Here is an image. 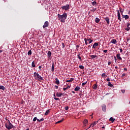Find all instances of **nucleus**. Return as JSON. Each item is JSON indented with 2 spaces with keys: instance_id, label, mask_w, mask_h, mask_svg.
Here are the masks:
<instances>
[{
  "instance_id": "19",
  "label": "nucleus",
  "mask_w": 130,
  "mask_h": 130,
  "mask_svg": "<svg viewBox=\"0 0 130 130\" xmlns=\"http://www.w3.org/2000/svg\"><path fill=\"white\" fill-rule=\"evenodd\" d=\"M122 17L124 18L126 20H127L129 18V16L128 15H122Z\"/></svg>"
},
{
  "instance_id": "17",
  "label": "nucleus",
  "mask_w": 130,
  "mask_h": 130,
  "mask_svg": "<svg viewBox=\"0 0 130 130\" xmlns=\"http://www.w3.org/2000/svg\"><path fill=\"white\" fill-rule=\"evenodd\" d=\"M55 80L56 84H57V85H59V80H58V79L57 78H56Z\"/></svg>"
},
{
  "instance_id": "45",
  "label": "nucleus",
  "mask_w": 130,
  "mask_h": 130,
  "mask_svg": "<svg viewBox=\"0 0 130 130\" xmlns=\"http://www.w3.org/2000/svg\"><path fill=\"white\" fill-rule=\"evenodd\" d=\"M62 48H64L66 46H64V43H62Z\"/></svg>"
},
{
  "instance_id": "51",
  "label": "nucleus",
  "mask_w": 130,
  "mask_h": 130,
  "mask_svg": "<svg viewBox=\"0 0 130 130\" xmlns=\"http://www.w3.org/2000/svg\"><path fill=\"white\" fill-rule=\"evenodd\" d=\"M120 12L121 13V14H122V13H123V11L121 10V9H120Z\"/></svg>"
},
{
  "instance_id": "33",
  "label": "nucleus",
  "mask_w": 130,
  "mask_h": 130,
  "mask_svg": "<svg viewBox=\"0 0 130 130\" xmlns=\"http://www.w3.org/2000/svg\"><path fill=\"white\" fill-rule=\"evenodd\" d=\"M87 40L89 41V44L92 43V42H93V40H91V38L88 39Z\"/></svg>"
},
{
  "instance_id": "21",
  "label": "nucleus",
  "mask_w": 130,
  "mask_h": 130,
  "mask_svg": "<svg viewBox=\"0 0 130 130\" xmlns=\"http://www.w3.org/2000/svg\"><path fill=\"white\" fill-rule=\"evenodd\" d=\"M99 22H100V19H99V18H98V17H96L95 18V23H97V24H98V23H99Z\"/></svg>"
},
{
  "instance_id": "48",
  "label": "nucleus",
  "mask_w": 130,
  "mask_h": 130,
  "mask_svg": "<svg viewBox=\"0 0 130 130\" xmlns=\"http://www.w3.org/2000/svg\"><path fill=\"white\" fill-rule=\"evenodd\" d=\"M104 52H105V53H106L107 52V50H104Z\"/></svg>"
},
{
  "instance_id": "58",
  "label": "nucleus",
  "mask_w": 130,
  "mask_h": 130,
  "mask_svg": "<svg viewBox=\"0 0 130 130\" xmlns=\"http://www.w3.org/2000/svg\"><path fill=\"white\" fill-rule=\"evenodd\" d=\"M129 40H130V39H129V38H128V39H127V41L128 42Z\"/></svg>"
},
{
  "instance_id": "36",
  "label": "nucleus",
  "mask_w": 130,
  "mask_h": 130,
  "mask_svg": "<svg viewBox=\"0 0 130 130\" xmlns=\"http://www.w3.org/2000/svg\"><path fill=\"white\" fill-rule=\"evenodd\" d=\"M96 4H97L96 1H94L93 2L91 3V4H92V6H95V5H96Z\"/></svg>"
},
{
  "instance_id": "9",
  "label": "nucleus",
  "mask_w": 130,
  "mask_h": 130,
  "mask_svg": "<svg viewBox=\"0 0 130 130\" xmlns=\"http://www.w3.org/2000/svg\"><path fill=\"white\" fill-rule=\"evenodd\" d=\"M96 124H97V122H96V121H94L90 124L89 128L91 127H91H94V125H96Z\"/></svg>"
},
{
  "instance_id": "41",
  "label": "nucleus",
  "mask_w": 130,
  "mask_h": 130,
  "mask_svg": "<svg viewBox=\"0 0 130 130\" xmlns=\"http://www.w3.org/2000/svg\"><path fill=\"white\" fill-rule=\"evenodd\" d=\"M121 91L123 94H124V93H125V90L124 89L121 90Z\"/></svg>"
},
{
  "instance_id": "30",
  "label": "nucleus",
  "mask_w": 130,
  "mask_h": 130,
  "mask_svg": "<svg viewBox=\"0 0 130 130\" xmlns=\"http://www.w3.org/2000/svg\"><path fill=\"white\" fill-rule=\"evenodd\" d=\"M44 120V119L43 118H42L40 120L39 119H37V121H39V122H41V121H43Z\"/></svg>"
},
{
  "instance_id": "5",
  "label": "nucleus",
  "mask_w": 130,
  "mask_h": 130,
  "mask_svg": "<svg viewBox=\"0 0 130 130\" xmlns=\"http://www.w3.org/2000/svg\"><path fill=\"white\" fill-rule=\"evenodd\" d=\"M49 26V22L48 21L45 22L43 26V29H45V28H47Z\"/></svg>"
},
{
  "instance_id": "49",
  "label": "nucleus",
  "mask_w": 130,
  "mask_h": 130,
  "mask_svg": "<svg viewBox=\"0 0 130 130\" xmlns=\"http://www.w3.org/2000/svg\"><path fill=\"white\" fill-rule=\"evenodd\" d=\"M106 80L107 82H109V81H110V79L109 78H107Z\"/></svg>"
},
{
  "instance_id": "2",
  "label": "nucleus",
  "mask_w": 130,
  "mask_h": 130,
  "mask_svg": "<svg viewBox=\"0 0 130 130\" xmlns=\"http://www.w3.org/2000/svg\"><path fill=\"white\" fill-rule=\"evenodd\" d=\"M34 75L35 79L37 81H43V77H41V76H40L39 73L35 72Z\"/></svg>"
},
{
  "instance_id": "31",
  "label": "nucleus",
  "mask_w": 130,
  "mask_h": 130,
  "mask_svg": "<svg viewBox=\"0 0 130 130\" xmlns=\"http://www.w3.org/2000/svg\"><path fill=\"white\" fill-rule=\"evenodd\" d=\"M79 69H81V70H84L85 69V67L82 65L79 66Z\"/></svg>"
},
{
  "instance_id": "12",
  "label": "nucleus",
  "mask_w": 130,
  "mask_h": 130,
  "mask_svg": "<svg viewBox=\"0 0 130 130\" xmlns=\"http://www.w3.org/2000/svg\"><path fill=\"white\" fill-rule=\"evenodd\" d=\"M111 43H113V44H116V43H117V41L115 39H113L111 41Z\"/></svg>"
},
{
  "instance_id": "59",
  "label": "nucleus",
  "mask_w": 130,
  "mask_h": 130,
  "mask_svg": "<svg viewBox=\"0 0 130 130\" xmlns=\"http://www.w3.org/2000/svg\"><path fill=\"white\" fill-rule=\"evenodd\" d=\"M72 93H73V94H75L76 92L74 91H72Z\"/></svg>"
},
{
  "instance_id": "22",
  "label": "nucleus",
  "mask_w": 130,
  "mask_h": 130,
  "mask_svg": "<svg viewBox=\"0 0 130 130\" xmlns=\"http://www.w3.org/2000/svg\"><path fill=\"white\" fill-rule=\"evenodd\" d=\"M81 89V88L79 86H77L75 89L74 91H79Z\"/></svg>"
},
{
  "instance_id": "56",
  "label": "nucleus",
  "mask_w": 130,
  "mask_h": 130,
  "mask_svg": "<svg viewBox=\"0 0 130 130\" xmlns=\"http://www.w3.org/2000/svg\"><path fill=\"white\" fill-rule=\"evenodd\" d=\"M117 60V59H116V57H115V61L116 62Z\"/></svg>"
},
{
  "instance_id": "46",
  "label": "nucleus",
  "mask_w": 130,
  "mask_h": 130,
  "mask_svg": "<svg viewBox=\"0 0 130 130\" xmlns=\"http://www.w3.org/2000/svg\"><path fill=\"white\" fill-rule=\"evenodd\" d=\"M54 99L55 100H59V99L58 98H54Z\"/></svg>"
},
{
  "instance_id": "13",
  "label": "nucleus",
  "mask_w": 130,
  "mask_h": 130,
  "mask_svg": "<svg viewBox=\"0 0 130 130\" xmlns=\"http://www.w3.org/2000/svg\"><path fill=\"white\" fill-rule=\"evenodd\" d=\"M67 86L65 88H63V91H66V90H68V89H70L71 88V86L69 85L68 84H67Z\"/></svg>"
},
{
  "instance_id": "8",
  "label": "nucleus",
  "mask_w": 130,
  "mask_h": 130,
  "mask_svg": "<svg viewBox=\"0 0 130 130\" xmlns=\"http://www.w3.org/2000/svg\"><path fill=\"white\" fill-rule=\"evenodd\" d=\"M116 57L117 58V59H118L119 60H121V59H122V58H121V57H120V54H117L116 55Z\"/></svg>"
},
{
  "instance_id": "3",
  "label": "nucleus",
  "mask_w": 130,
  "mask_h": 130,
  "mask_svg": "<svg viewBox=\"0 0 130 130\" xmlns=\"http://www.w3.org/2000/svg\"><path fill=\"white\" fill-rule=\"evenodd\" d=\"M5 126L7 129H12V128H14L15 126L10 121V120H8V122L5 124Z\"/></svg>"
},
{
  "instance_id": "53",
  "label": "nucleus",
  "mask_w": 130,
  "mask_h": 130,
  "mask_svg": "<svg viewBox=\"0 0 130 130\" xmlns=\"http://www.w3.org/2000/svg\"><path fill=\"white\" fill-rule=\"evenodd\" d=\"M120 53H122V49H120Z\"/></svg>"
},
{
  "instance_id": "1",
  "label": "nucleus",
  "mask_w": 130,
  "mask_h": 130,
  "mask_svg": "<svg viewBox=\"0 0 130 130\" xmlns=\"http://www.w3.org/2000/svg\"><path fill=\"white\" fill-rule=\"evenodd\" d=\"M57 18L58 20H60V22L63 23L65 20H67V18H68V14L67 13H64L62 15L58 14H57Z\"/></svg>"
},
{
  "instance_id": "63",
  "label": "nucleus",
  "mask_w": 130,
  "mask_h": 130,
  "mask_svg": "<svg viewBox=\"0 0 130 130\" xmlns=\"http://www.w3.org/2000/svg\"><path fill=\"white\" fill-rule=\"evenodd\" d=\"M53 96H54V97H56L55 94H54Z\"/></svg>"
},
{
  "instance_id": "34",
  "label": "nucleus",
  "mask_w": 130,
  "mask_h": 130,
  "mask_svg": "<svg viewBox=\"0 0 130 130\" xmlns=\"http://www.w3.org/2000/svg\"><path fill=\"white\" fill-rule=\"evenodd\" d=\"M28 55H31L32 54V51L31 50H29L27 52Z\"/></svg>"
},
{
  "instance_id": "62",
  "label": "nucleus",
  "mask_w": 130,
  "mask_h": 130,
  "mask_svg": "<svg viewBox=\"0 0 130 130\" xmlns=\"http://www.w3.org/2000/svg\"><path fill=\"white\" fill-rule=\"evenodd\" d=\"M88 47H89V48H90L91 47V45H89Z\"/></svg>"
},
{
  "instance_id": "14",
  "label": "nucleus",
  "mask_w": 130,
  "mask_h": 130,
  "mask_svg": "<svg viewBox=\"0 0 130 130\" xmlns=\"http://www.w3.org/2000/svg\"><path fill=\"white\" fill-rule=\"evenodd\" d=\"M62 95V93H59V92H57L56 94V96L57 97H61Z\"/></svg>"
},
{
  "instance_id": "50",
  "label": "nucleus",
  "mask_w": 130,
  "mask_h": 130,
  "mask_svg": "<svg viewBox=\"0 0 130 130\" xmlns=\"http://www.w3.org/2000/svg\"><path fill=\"white\" fill-rule=\"evenodd\" d=\"M129 26H130V24H129V23H127V27H129Z\"/></svg>"
},
{
  "instance_id": "47",
  "label": "nucleus",
  "mask_w": 130,
  "mask_h": 130,
  "mask_svg": "<svg viewBox=\"0 0 130 130\" xmlns=\"http://www.w3.org/2000/svg\"><path fill=\"white\" fill-rule=\"evenodd\" d=\"M108 66H110L111 64V61H109L108 62Z\"/></svg>"
},
{
  "instance_id": "44",
  "label": "nucleus",
  "mask_w": 130,
  "mask_h": 130,
  "mask_svg": "<svg viewBox=\"0 0 130 130\" xmlns=\"http://www.w3.org/2000/svg\"><path fill=\"white\" fill-rule=\"evenodd\" d=\"M125 75H126V74H125V73H123V74H122L121 78H123V77H124V76H125Z\"/></svg>"
},
{
  "instance_id": "43",
  "label": "nucleus",
  "mask_w": 130,
  "mask_h": 130,
  "mask_svg": "<svg viewBox=\"0 0 130 130\" xmlns=\"http://www.w3.org/2000/svg\"><path fill=\"white\" fill-rule=\"evenodd\" d=\"M129 29H130V27H127V28H125V30L126 31H129Z\"/></svg>"
},
{
  "instance_id": "18",
  "label": "nucleus",
  "mask_w": 130,
  "mask_h": 130,
  "mask_svg": "<svg viewBox=\"0 0 130 130\" xmlns=\"http://www.w3.org/2000/svg\"><path fill=\"white\" fill-rule=\"evenodd\" d=\"M50 112V109L47 110L44 114L45 115H48Z\"/></svg>"
},
{
  "instance_id": "60",
  "label": "nucleus",
  "mask_w": 130,
  "mask_h": 130,
  "mask_svg": "<svg viewBox=\"0 0 130 130\" xmlns=\"http://www.w3.org/2000/svg\"><path fill=\"white\" fill-rule=\"evenodd\" d=\"M2 52H3V50H0V53H2Z\"/></svg>"
},
{
  "instance_id": "57",
  "label": "nucleus",
  "mask_w": 130,
  "mask_h": 130,
  "mask_svg": "<svg viewBox=\"0 0 130 130\" xmlns=\"http://www.w3.org/2000/svg\"><path fill=\"white\" fill-rule=\"evenodd\" d=\"M115 68L116 70H117V69H118V67H117V66H116V67H115Z\"/></svg>"
},
{
  "instance_id": "15",
  "label": "nucleus",
  "mask_w": 130,
  "mask_h": 130,
  "mask_svg": "<svg viewBox=\"0 0 130 130\" xmlns=\"http://www.w3.org/2000/svg\"><path fill=\"white\" fill-rule=\"evenodd\" d=\"M47 55L48 57V58H50V57H51V51H48L47 53Z\"/></svg>"
},
{
  "instance_id": "28",
  "label": "nucleus",
  "mask_w": 130,
  "mask_h": 130,
  "mask_svg": "<svg viewBox=\"0 0 130 130\" xmlns=\"http://www.w3.org/2000/svg\"><path fill=\"white\" fill-rule=\"evenodd\" d=\"M74 78H71L70 80H66L67 83H70V82H73L74 81Z\"/></svg>"
},
{
  "instance_id": "52",
  "label": "nucleus",
  "mask_w": 130,
  "mask_h": 130,
  "mask_svg": "<svg viewBox=\"0 0 130 130\" xmlns=\"http://www.w3.org/2000/svg\"><path fill=\"white\" fill-rule=\"evenodd\" d=\"M124 71H125L126 72L127 71V69H126V68H124Z\"/></svg>"
},
{
  "instance_id": "32",
  "label": "nucleus",
  "mask_w": 130,
  "mask_h": 130,
  "mask_svg": "<svg viewBox=\"0 0 130 130\" xmlns=\"http://www.w3.org/2000/svg\"><path fill=\"white\" fill-rule=\"evenodd\" d=\"M64 119L62 118L61 120L58 121L57 122H56V123H60V122H62L63 121V120Z\"/></svg>"
},
{
  "instance_id": "25",
  "label": "nucleus",
  "mask_w": 130,
  "mask_h": 130,
  "mask_svg": "<svg viewBox=\"0 0 130 130\" xmlns=\"http://www.w3.org/2000/svg\"><path fill=\"white\" fill-rule=\"evenodd\" d=\"M92 88H93V89H94V90H96V89H97V88H98V87L97 86V84H94L92 86Z\"/></svg>"
},
{
  "instance_id": "42",
  "label": "nucleus",
  "mask_w": 130,
  "mask_h": 130,
  "mask_svg": "<svg viewBox=\"0 0 130 130\" xmlns=\"http://www.w3.org/2000/svg\"><path fill=\"white\" fill-rule=\"evenodd\" d=\"M107 77V75H106V74H105V73H103L102 75V77Z\"/></svg>"
},
{
  "instance_id": "16",
  "label": "nucleus",
  "mask_w": 130,
  "mask_h": 130,
  "mask_svg": "<svg viewBox=\"0 0 130 130\" xmlns=\"http://www.w3.org/2000/svg\"><path fill=\"white\" fill-rule=\"evenodd\" d=\"M0 90H3V91H5V90H6V87H5L4 85H0Z\"/></svg>"
},
{
  "instance_id": "38",
  "label": "nucleus",
  "mask_w": 130,
  "mask_h": 130,
  "mask_svg": "<svg viewBox=\"0 0 130 130\" xmlns=\"http://www.w3.org/2000/svg\"><path fill=\"white\" fill-rule=\"evenodd\" d=\"M84 41H85L86 45H88V41H87V39L85 38Z\"/></svg>"
},
{
  "instance_id": "27",
  "label": "nucleus",
  "mask_w": 130,
  "mask_h": 130,
  "mask_svg": "<svg viewBox=\"0 0 130 130\" xmlns=\"http://www.w3.org/2000/svg\"><path fill=\"white\" fill-rule=\"evenodd\" d=\"M83 123L85 125H86V124L88 123V120L85 119L83 121Z\"/></svg>"
},
{
  "instance_id": "7",
  "label": "nucleus",
  "mask_w": 130,
  "mask_h": 130,
  "mask_svg": "<svg viewBox=\"0 0 130 130\" xmlns=\"http://www.w3.org/2000/svg\"><path fill=\"white\" fill-rule=\"evenodd\" d=\"M102 108L103 111H104V112H106V105H103L102 106Z\"/></svg>"
},
{
  "instance_id": "55",
  "label": "nucleus",
  "mask_w": 130,
  "mask_h": 130,
  "mask_svg": "<svg viewBox=\"0 0 130 130\" xmlns=\"http://www.w3.org/2000/svg\"><path fill=\"white\" fill-rule=\"evenodd\" d=\"M42 68V67H41V66H39V70H41V68Z\"/></svg>"
},
{
  "instance_id": "4",
  "label": "nucleus",
  "mask_w": 130,
  "mask_h": 130,
  "mask_svg": "<svg viewBox=\"0 0 130 130\" xmlns=\"http://www.w3.org/2000/svg\"><path fill=\"white\" fill-rule=\"evenodd\" d=\"M61 9H62V10H65V11H68V10L70 9V5L67 4L66 6H63L61 7Z\"/></svg>"
},
{
  "instance_id": "23",
  "label": "nucleus",
  "mask_w": 130,
  "mask_h": 130,
  "mask_svg": "<svg viewBox=\"0 0 130 130\" xmlns=\"http://www.w3.org/2000/svg\"><path fill=\"white\" fill-rule=\"evenodd\" d=\"M114 120H115V119H114L113 117H111L109 119V121H111L112 122H114Z\"/></svg>"
},
{
  "instance_id": "40",
  "label": "nucleus",
  "mask_w": 130,
  "mask_h": 130,
  "mask_svg": "<svg viewBox=\"0 0 130 130\" xmlns=\"http://www.w3.org/2000/svg\"><path fill=\"white\" fill-rule=\"evenodd\" d=\"M37 117H35L34 119H33V121H36V120H37Z\"/></svg>"
},
{
  "instance_id": "10",
  "label": "nucleus",
  "mask_w": 130,
  "mask_h": 130,
  "mask_svg": "<svg viewBox=\"0 0 130 130\" xmlns=\"http://www.w3.org/2000/svg\"><path fill=\"white\" fill-rule=\"evenodd\" d=\"M105 21H106L107 24H109V23H110L109 18H108V17H107L105 18Z\"/></svg>"
},
{
  "instance_id": "26",
  "label": "nucleus",
  "mask_w": 130,
  "mask_h": 130,
  "mask_svg": "<svg viewBox=\"0 0 130 130\" xmlns=\"http://www.w3.org/2000/svg\"><path fill=\"white\" fill-rule=\"evenodd\" d=\"M108 85L109 86V87H111V88H112V87H113V84H111V82H109Z\"/></svg>"
},
{
  "instance_id": "61",
  "label": "nucleus",
  "mask_w": 130,
  "mask_h": 130,
  "mask_svg": "<svg viewBox=\"0 0 130 130\" xmlns=\"http://www.w3.org/2000/svg\"><path fill=\"white\" fill-rule=\"evenodd\" d=\"M95 122H96V123H98V122H99V120H98L97 121H95Z\"/></svg>"
},
{
  "instance_id": "6",
  "label": "nucleus",
  "mask_w": 130,
  "mask_h": 130,
  "mask_svg": "<svg viewBox=\"0 0 130 130\" xmlns=\"http://www.w3.org/2000/svg\"><path fill=\"white\" fill-rule=\"evenodd\" d=\"M117 17L119 21H121V18H120V13L119 12V10H117Z\"/></svg>"
},
{
  "instance_id": "37",
  "label": "nucleus",
  "mask_w": 130,
  "mask_h": 130,
  "mask_svg": "<svg viewBox=\"0 0 130 130\" xmlns=\"http://www.w3.org/2000/svg\"><path fill=\"white\" fill-rule=\"evenodd\" d=\"M87 83H88V81H86L85 82L82 83V86H85V85H86V84H87Z\"/></svg>"
},
{
  "instance_id": "20",
  "label": "nucleus",
  "mask_w": 130,
  "mask_h": 130,
  "mask_svg": "<svg viewBox=\"0 0 130 130\" xmlns=\"http://www.w3.org/2000/svg\"><path fill=\"white\" fill-rule=\"evenodd\" d=\"M89 56L92 59H93L94 58H96V57H97V55H90Z\"/></svg>"
},
{
  "instance_id": "29",
  "label": "nucleus",
  "mask_w": 130,
  "mask_h": 130,
  "mask_svg": "<svg viewBox=\"0 0 130 130\" xmlns=\"http://www.w3.org/2000/svg\"><path fill=\"white\" fill-rule=\"evenodd\" d=\"M32 68H35V61H33L31 63Z\"/></svg>"
},
{
  "instance_id": "64",
  "label": "nucleus",
  "mask_w": 130,
  "mask_h": 130,
  "mask_svg": "<svg viewBox=\"0 0 130 130\" xmlns=\"http://www.w3.org/2000/svg\"><path fill=\"white\" fill-rule=\"evenodd\" d=\"M102 128H105V127L103 126Z\"/></svg>"
},
{
  "instance_id": "39",
  "label": "nucleus",
  "mask_w": 130,
  "mask_h": 130,
  "mask_svg": "<svg viewBox=\"0 0 130 130\" xmlns=\"http://www.w3.org/2000/svg\"><path fill=\"white\" fill-rule=\"evenodd\" d=\"M65 110H69V106H67L64 108Z\"/></svg>"
},
{
  "instance_id": "24",
  "label": "nucleus",
  "mask_w": 130,
  "mask_h": 130,
  "mask_svg": "<svg viewBox=\"0 0 130 130\" xmlns=\"http://www.w3.org/2000/svg\"><path fill=\"white\" fill-rule=\"evenodd\" d=\"M51 71H52V72H54V62H53L52 65Z\"/></svg>"
},
{
  "instance_id": "11",
  "label": "nucleus",
  "mask_w": 130,
  "mask_h": 130,
  "mask_svg": "<svg viewBox=\"0 0 130 130\" xmlns=\"http://www.w3.org/2000/svg\"><path fill=\"white\" fill-rule=\"evenodd\" d=\"M98 45H99L98 43H94L92 46V48H96V47L98 46Z\"/></svg>"
},
{
  "instance_id": "54",
  "label": "nucleus",
  "mask_w": 130,
  "mask_h": 130,
  "mask_svg": "<svg viewBox=\"0 0 130 130\" xmlns=\"http://www.w3.org/2000/svg\"><path fill=\"white\" fill-rule=\"evenodd\" d=\"M55 87L56 88V89H58V86H55Z\"/></svg>"
},
{
  "instance_id": "35",
  "label": "nucleus",
  "mask_w": 130,
  "mask_h": 130,
  "mask_svg": "<svg viewBox=\"0 0 130 130\" xmlns=\"http://www.w3.org/2000/svg\"><path fill=\"white\" fill-rule=\"evenodd\" d=\"M77 58H79L80 59V60H81L82 59L81 56H80V54L77 55Z\"/></svg>"
}]
</instances>
